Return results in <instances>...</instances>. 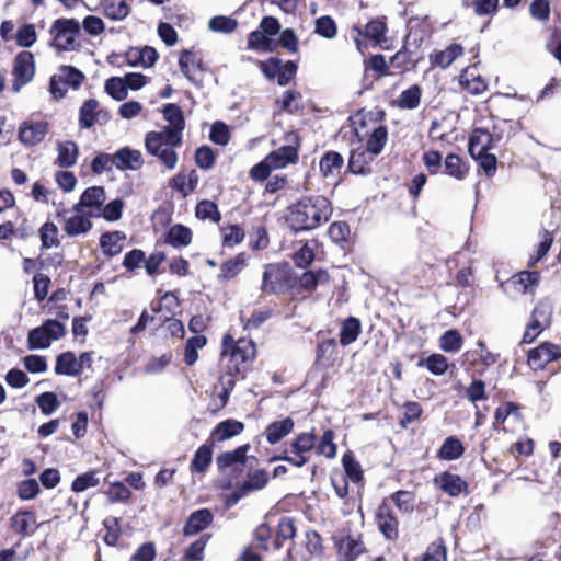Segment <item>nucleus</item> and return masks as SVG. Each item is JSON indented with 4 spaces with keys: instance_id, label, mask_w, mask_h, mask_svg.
<instances>
[{
    "instance_id": "obj_13",
    "label": "nucleus",
    "mask_w": 561,
    "mask_h": 561,
    "mask_svg": "<svg viewBox=\"0 0 561 561\" xmlns=\"http://www.w3.org/2000/svg\"><path fill=\"white\" fill-rule=\"evenodd\" d=\"M46 122H24L19 130L20 140L27 146L39 144L47 134Z\"/></svg>"
},
{
    "instance_id": "obj_34",
    "label": "nucleus",
    "mask_w": 561,
    "mask_h": 561,
    "mask_svg": "<svg viewBox=\"0 0 561 561\" xmlns=\"http://www.w3.org/2000/svg\"><path fill=\"white\" fill-rule=\"evenodd\" d=\"M57 375L78 376L79 365L72 352H65L58 355L55 366Z\"/></svg>"
},
{
    "instance_id": "obj_4",
    "label": "nucleus",
    "mask_w": 561,
    "mask_h": 561,
    "mask_svg": "<svg viewBox=\"0 0 561 561\" xmlns=\"http://www.w3.org/2000/svg\"><path fill=\"white\" fill-rule=\"evenodd\" d=\"M180 146L171 144L169 136L158 131H149L145 137L147 152L157 157L168 170H173L176 167L179 157L174 148Z\"/></svg>"
},
{
    "instance_id": "obj_37",
    "label": "nucleus",
    "mask_w": 561,
    "mask_h": 561,
    "mask_svg": "<svg viewBox=\"0 0 561 561\" xmlns=\"http://www.w3.org/2000/svg\"><path fill=\"white\" fill-rule=\"evenodd\" d=\"M465 448L462 443L454 437H447L438 450V457L444 460H456L462 456Z\"/></svg>"
},
{
    "instance_id": "obj_42",
    "label": "nucleus",
    "mask_w": 561,
    "mask_h": 561,
    "mask_svg": "<svg viewBox=\"0 0 561 561\" xmlns=\"http://www.w3.org/2000/svg\"><path fill=\"white\" fill-rule=\"evenodd\" d=\"M98 107L99 102L94 99H89L82 104L79 115V125L81 128L89 129L94 125Z\"/></svg>"
},
{
    "instance_id": "obj_51",
    "label": "nucleus",
    "mask_w": 561,
    "mask_h": 561,
    "mask_svg": "<svg viewBox=\"0 0 561 561\" xmlns=\"http://www.w3.org/2000/svg\"><path fill=\"white\" fill-rule=\"evenodd\" d=\"M42 248L50 249L59 245L58 228L54 222H45L39 229Z\"/></svg>"
},
{
    "instance_id": "obj_38",
    "label": "nucleus",
    "mask_w": 561,
    "mask_h": 561,
    "mask_svg": "<svg viewBox=\"0 0 561 561\" xmlns=\"http://www.w3.org/2000/svg\"><path fill=\"white\" fill-rule=\"evenodd\" d=\"M445 173L456 180H463L468 173V167L459 156L449 153L444 162Z\"/></svg>"
},
{
    "instance_id": "obj_10",
    "label": "nucleus",
    "mask_w": 561,
    "mask_h": 561,
    "mask_svg": "<svg viewBox=\"0 0 561 561\" xmlns=\"http://www.w3.org/2000/svg\"><path fill=\"white\" fill-rule=\"evenodd\" d=\"M105 201V190L102 186H91L81 194L79 202L72 206V211H83V208H88L89 216L100 217Z\"/></svg>"
},
{
    "instance_id": "obj_32",
    "label": "nucleus",
    "mask_w": 561,
    "mask_h": 561,
    "mask_svg": "<svg viewBox=\"0 0 561 561\" xmlns=\"http://www.w3.org/2000/svg\"><path fill=\"white\" fill-rule=\"evenodd\" d=\"M343 164L344 159L339 152L329 151L321 158L320 171L325 178H335L340 174Z\"/></svg>"
},
{
    "instance_id": "obj_49",
    "label": "nucleus",
    "mask_w": 561,
    "mask_h": 561,
    "mask_svg": "<svg viewBox=\"0 0 561 561\" xmlns=\"http://www.w3.org/2000/svg\"><path fill=\"white\" fill-rule=\"evenodd\" d=\"M195 215L202 220L209 219L213 222H218L221 218L217 204L208 199H204L197 204Z\"/></svg>"
},
{
    "instance_id": "obj_11",
    "label": "nucleus",
    "mask_w": 561,
    "mask_h": 561,
    "mask_svg": "<svg viewBox=\"0 0 561 561\" xmlns=\"http://www.w3.org/2000/svg\"><path fill=\"white\" fill-rule=\"evenodd\" d=\"M561 357V347L552 343H542L528 353V365L533 369H541L547 364Z\"/></svg>"
},
{
    "instance_id": "obj_50",
    "label": "nucleus",
    "mask_w": 561,
    "mask_h": 561,
    "mask_svg": "<svg viewBox=\"0 0 561 561\" xmlns=\"http://www.w3.org/2000/svg\"><path fill=\"white\" fill-rule=\"evenodd\" d=\"M439 347L444 352L456 353L462 347V337L457 330L446 331L439 339Z\"/></svg>"
},
{
    "instance_id": "obj_25",
    "label": "nucleus",
    "mask_w": 561,
    "mask_h": 561,
    "mask_svg": "<svg viewBox=\"0 0 561 561\" xmlns=\"http://www.w3.org/2000/svg\"><path fill=\"white\" fill-rule=\"evenodd\" d=\"M199 176L195 170H191L188 174L178 173L170 181V186L178 191L183 197L188 196L196 187Z\"/></svg>"
},
{
    "instance_id": "obj_27",
    "label": "nucleus",
    "mask_w": 561,
    "mask_h": 561,
    "mask_svg": "<svg viewBox=\"0 0 561 561\" xmlns=\"http://www.w3.org/2000/svg\"><path fill=\"white\" fill-rule=\"evenodd\" d=\"M375 158L366 151V148L354 149L348 159V170L354 174H366L370 171L369 165Z\"/></svg>"
},
{
    "instance_id": "obj_63",
    "label": "nucleus",
    "mask_w": 561,
    "mask_h": 561,
    "mask_svg": "<svg viewBox=\"0 0 561 561\" xmlns=\"http://www.w3.org/2000/svg\"><path fill=\"white\" fill-rule=\"evenodd\" d=\"M313 260H314L313 247L310 245L309 243H305L294 254V262L300 268L307 267L308 265H310L313 262Z\"/></svg>"
},
{
    "instance_id": "obj_47",
    "label": "nucleus",
    "mask_w": 561,
    "mask_h": 561,
    "mask_svg": "<svg viewBox=\"0 0 561 561\" xmlns=\"http://www.w3.org/2000/svg\"><path fill=\"white\" fill-rule=\"evenodd\" d=\"M237 26V20L225 15L214 16L208 22V28L214 33L230 34L236 31Z\"/></svg>"
},
{
    "instance_id": "obj_5",
    "label": "nucleus",
    "mask_w": 561,
    "mask_h": 561,
    "mask_svg": "<svg viewBox=\"0 0 561 561\" xmlns=\"http://www.w3.org/2000/svg\"><path fill=\"white\" fill-rule=\"evenodd\" d=\"M66 333V328L57 320L48 319L41 327L32 329L28 332V348H47L53 341L61 339Z\"/></svg>"
},
{
    "instance_id": "obj_62",
    "label": "nucleus",
    "mask_w": 561,
    "mask_h": 561,
    "mask_svg": "<svg viewBox=\"0 0 561 561\" xmlns=\"http://www.w3.org/2000/svg\"><path fill=\"white\" fill-rule=\"evenodd\" d=\"M530 15L541 22H546L550 16L549 0H534L529 5Z\"/></svg>"
},
{
    "instance_id": "obj_19",
    "label": "nucleus",
    "mask_w": 561,
    "mask_h": 561,
    "mask_svg": "<svg viewBox=\"0 0 561 561\" xmlns=\"http://www.w3.org/2000/svg\"><path fill=\"white\" fill-rule=\"evenodd\" d=\"M213 513L207 508H201L193 512L183 528L184 536H194L206 529L213 522Z\"/></svg>"
},
{
    "instance_id": "obj_31",
    "label": "nucleus",
    "mask_w": 561,
    "mask_h": 561,
    "mask_svg": "<svg viewBox=\"0 0 561 561\" xmlns=\"http://www.w3.org/2000/svg\"><path fill=\"white\" fill-rule=\"evenodd\" d=\"M388 141V130L383 125L375 127L368 136L366 141V151L370 152V156L377 157L380 154Z\"/></svg>"
},
{
    "instance_id": "obj_16",
    "label": "nucleus",
    "mask_w": 561,
    "mask_h": 561,
    "mask_svg": "<svg viewBox=\"0 0 561 561\" xmlns=\"http://www.w3.org/2000/svg\"><path fill=\"white\" fill-rule=\"evenodd\" d=\"M11 528L19 535L31 536L41 526L36 523V515L31 511H19L10 520Z\"/></svg>"
},
{
    "instance_id": "obj_58",
    "label": "nucleus",
    "mask_w": 561,
    "mask_h": 561,
    "mask_svg": "<svg viewBox=\"0 0 561 561\" xmlns=\"http://www.w3.org/2000/svg\"><path fill=\"white\" fill-rule=\"evenodd\" d=\"M343 468L346 477L357 483L363 479L360 465L353 458L351 454H345L342 458Z\"/></svg>"
},
{
    "instance_id": "obj_6",
    "label": "nucleus",
    "mask_w": 561,
    "mask_h": 561,
    "mask_svg": "<svg viewBox=\"0 0 561 561\" xmlns=\"http://www.w3.org/2000/svg\"><path fill=\"white\" fill-rule=\"evenodd\" d=\"M80 32L79 23L75 20L59 19L50 27L54 36L53 45L58 50H73L77 46L76 37Z\"/></svg>"
},
{
    "instance_id": "obj_20",
    "label": "nucleus",
    "mask_w": 561,
    "mask_h": 561,
    "mask_svg": "<svg viewBox=\"0 0 561 561\" xmlns=\"http://www.w3.org/2000/svg\"><path fill=\"white\" fill-rule=\"evenodd\" d=\"M266 163L270 164L273 170L283 169L289 163H295L298 160L297 148L288 145L272 151L265 157Z\"/></svg>"
},
{
    "instance_id": "obj_9",
    "label": "nucleus",
    "mask_w": 561,
    "mask_h": 561,
    "mask_svg": "<svg viewBox=\"0 0 561 561\" xmlns=\"http://www.w3.org/2000/svg\"><path fill=\"white\" fill-rule=\"evenodd\" d=\"M35 73L34 56L30 51H21L14 59V82L12 90L19 92L20 89L30 82Z\"/></svg>"
},
{
    "instance_id": "obj_28",
    "label": "nucleus",
    "mask_w": 561,
    "mask_h": 561,
    "mask_svg": "<svg viewBox=\"0 0 561 561\" xmlns=\"http://www.w3.org/2000/svg\"><path fill=\"white\" fill-rule=\"evenodd\" d=\"M294 426L295 423L291 417H285L280 421L272 422L265 430L267 442L271 445L277 444L293 432Z\"/></svg>"
},
{
    "instance_id": "obj_30",
    "label": "nucleus",
    "mask_w": 561,
    "mask_h": 561,
    "mask_svg": "<svg viewBox=\"0 0 561 561\" xmlns=\"http://www.w3.org/2000/svg\"><path fill=\"white\" fill-rule=\"evenodd\" d=\"M268 481L267 474L263 470H256L248 476V479L236 492V501L247 495L249 492L263 489Z\"/></svg>"
},
{
    "instance_id": "obj_43",
    "label": "nucleus",
    "mask_w": 561,
    "mask_h": 561,
    "mask_svg": "<svg viewBox=\"0 0 561 561\" xmlns=\"http://www.w3.org/2000/svg\"><path fill=\"white\" fill-rule=\"evenodd\" d=\"M552 314V307L547 301L538 302L531 313L530 322L539 329H545L550 324V318Z\"/></svg>"
},
{
    "instance_id": "obj_2",
    "label": "nucleus",
    "mask_w": 561,
    "mask_h": 561,
    "mask_svg": "<svg viewBox=\"0 0 561 561\" xmlns=\"http://www.w3.org/2000/svg\"><path fill=\"white\" fill-rule=\"evenodd\" d=\"M255 347L251 341H233L226 335L222 341L221 362L230 375H236L245 369V364L254 358Z\"/></svg>"
},
{
    "instance_id": "obj_39",
    "label": "nucleus",
    "mask_w": 561,
    "mask_h": 561,
    "mask_svg": "<svg viewBox=\"0 0 561 561\" xmlns=\"http://www.w3.org/2000/svg\"><path fill=\"white\" fill-rule=\"evenodd\" d=\"M421 95V88L417 84H413L400 93L397 105L403 110H414L420 105Z\"/></svg>"
},
{
    "instance_id": "obj_64",
    "label": "nucleus",
    "mask_w": 561,
    "mask_h": 561,
    "mask_svg": "<svg viewBox=\"0 0 561 561\" xmlns=\"http://www.w3.org/2000/svg\"><path fill=\"white\" fill-rule=\"evenodd\" d=\"M222 233V243L226 247H233L244 239L243 229L237 225L225 228Z\"/></svg>"
},
{
    "instance_id": "obj_57",
    "label": "nucleus",
    "mask_w": 561,
    "mask_h": 561,
    "mask_svg": "<svg viewBox=\"0 0 561 561\" xmlns=\"http://www.w3.org/2000/svg\"><path fill=\"white\" fill-rule=\"evenodd\" d=\"M245 265V255L243 253L238 254L234 259L225 262L221 265V276L225 279H230L239 274Z\"/></svg>"
},
{
    "instance_id": "obj_21",
    "label": "nucleus",
    "mask_w": 561,
    "mask_h": 561,
    "mask_svg": "<svg viewBox=\"0 0 561 561\" xmlns=\"http://www.w3.org/2000/svg\"><path fill=\"white\" fill-rule=\"evenodd\" d=\"M75 215L65 220L64 231L69 237L87 234L92 229V221L89 214L83 211H73Z\"/></svg>"
},
{
    "instance_id": "obj_17",
    "label": "nucleus",
    "mask_w": 561,
    "mask_h": 561,
    "mask_svg": "<svg viewBox=\"0 0 561 561\" xmlns=\"http://www.w3.org/2000/svg\"><path fill=\"white\" fill-rule=\"evenodd\" d=\"M179 65L182 73L193 83L199 82L203 69H202V60L196 57L190 50L182 51Z\"/></svg>"
},
{
    "instance_id": "obj_12",
    "label": "nucleus",
    "mask_w": 561,
    "mask_h": 561,
    "mask_svg": "<svg viewBox=\"0 0 561 561\" xmlns=\"http://www.w3.org/2000/svg\"><path fill=\"white\" fill-rule=\"evenodd\" d=\"M114 154V165L121 170L137 171L144 165V158L139 150L129 147H123Z\"/></svg>"
},
{
    "instance_id": "obj_60",
    "label": "nucleus",
    "mask_w": 561,
    "mask_h": 561,
    "mask_svg": "<svg viewBox=\"0 0 561 561\" xmlns=\"http://www.w3.org/2000/svg\"><path fill=\"white\" fill-rule=\"evenodd\" d=\"M41 411L45 415L53 414L59 407V401L54 392H44L36 398Z\"/></svg>"
},
{
    "instance_id": "obj_53",
    "label": "nucleus",
    "mask_w": 561,
    "mask_h": 561,
    "mask_svg": "<svg viewBox=\"0 0 561 561\" xmlns=\"http://www.w3.org/2000/svg\"><path fill=\"white\" fill-rule=\"evenodd\" d=\"M206 344V337L203 335H196L187 340L185 352H184V362L187 365H193L197 360V351Z\"/></svg>"
},
{
    "instance_id": "obj_61",
    "label": "nucleus",
    "mask_w": 561,
    "mask_h": 561,
    "mask_svg": "<svg viewBox=\"0 0 561 561\" xmlns=\"http://www.w3.org/2000/svg\"><path fill=\"white\" fill-rule=\"evenodd\" d=\"M336 24L328 15L321 16L316 21V33L325 38H333L336 35Z\"/></svg>"
},
{
    "instance_id": "obj_59",
    "label": "nucleus",
    "mask_w": 561,
    "mask_h": 561,
    "mask_svg": "<svg viewBox=\"0 0 561 561\" xmlns=\"http://www.w3.org/2000/svg\"><path fill=\"white\" fill-rule=\"evenodd\" d=\"M124 202L119 198H116L105 206H102L100 211V217H103L107 221H117L122 218Z\"/></svg>"
},
{
    "instance_id": "obj_40",
    "label": "nucleus",
    "mask_w": 561,
    "mask_h": 561,
    "mask_svg": "<svg viewBox=\"0 0 561 561\" xmlns=\"http://www.w3.org/2000/svg\"><path fill=\"white\" fill-rule=\"evenodd\" d=\"M55 76L59 78L62 85H67L72 89H78L84 79L83 73L71 66L60 67Z\"/></svg>"
},
{
    "instance_id": "obj_52",
    "label": "nucleus",
    "mask_w": 561,
    "mask_h": 561,
    "mask_svg": "<svg viewBox=\"0 0 561 561\" xmlns=\"http://www.w3.org/2000/svg\"><path fill=\"white\" fill-rule=\"evenodd\" d=\"M334 432L328 430L323 433L321 440L316 445L314 449L318 455H322L327 458H333L336 455V445L334 444Z\"/></svg>"
},
{
    "instance_id": "obj_3",
    "label": "nucleus",
    "mask_w": 561,
    "mask_h": 561,
    "mask_svg": "<svg viewBox=\"0 0 561 561\" xmlns=\"http://www.w3.org/2000/svg\"><path fill=\"white\" fill-rule=\"evenodd\" d=\"M316 444L317 436L313 432L300 433L284 448L283 455L274 457L273 460H284L295 467H302L310 460Z\"/></svg>"
},
{
    "instance_id": "obj_18",
    "label": "nucleus",
    "mask_w": 561,
    "mask_h": 561,
    "mask_svg": "<svg viewBox=\"0 0 561 561\" xmlns=\"http://www.w3.org/2000/svg\"><path fill=\"white\" fill-rule=\"evenodd\" d=\"M434 483L450 496H458L467 489V483L458 474L443 472L434 478Z\"/></svg>"
},
{
    "instance_id": "obj_36",
    "label": "nucleus",
    "mask_w": 561,
    "mask_h": 561,
    "mask_svg": "<svg viewBox=\"0 0 561 561\" xmlns=\"http://www.w3.org/2000/svg\"><path fill=\"white\" fill-rule=\"evenodd\" d=\"M57 163L62 168H69L76 164L78 158V146L73 141L58 144Z\"/></svg>"
},
{
    "instance_id": "obj_54",
    "label": "nucleus",
    "mask_w": 561,
    "mask_h": 561,
    "mask_svg": "<svg viewBox=\"0 0 561 561\" xmlns=\"http://www.w3.org/2000/svg\"><path fill=\"white\" fill-rule=\"evenodd\" d=\"M105 91L115 100L123 101L127 98V87L123 78L112 77L105 82Z\"/></svg>"
},
{
    "instance_id": "obj_55",
    "label": "nucleus",
    "mask_w": 561,
    "mask_h": 561,
    "mask_svg": "<svg viewBox=\"0 0 561 561\" xmlns=\"http://www.w3.org/2000/svg\"><path fill=\"white\" fill-rule=\"evenodd\" d=\"M100 483V479L95 471H88L83 474L78 476L71 485L73 492H83L89 488H94Z\"/></svg>"
},
{
    "instance_id": "obj_45",
    "label": "nucleus",
    "mask_w": 561,
    "mask_h": 561,
    "mask_svg": "<svg viewBox=\"0 0 561 561\" xmlns=\"http://www.w3.org/2000/svg\"><path fill=\"white\" fill-rule=\"evenodd\" d=\"M329 280V275L323 270L305 272L300 277V286L308 291H312L320 284H325Z\"/></svg>"
},
{
    "instance_id": "obj_46",
    "label": "nucleus",
    "mask_w": 561,
    "mask_h": 561,
    "mask_svg": "<svg viewBox=\"0 0 561 561\" xmlns=\"http://www.w3.org/2000/svg\"><path fill=\"white\" fill-rule=\"evenodd\" d=\"M419 366H425L433 375L442 376L448 369L447 358L442 354H432L425 359H421Z\"/></svg>"
},
{
    "instance_id": "obj_29",
    "label": "nucleus",
    "mask_w": 561,
    "mask_h": 561,
    "mask_svg": "<svg viewBox=\"0 0 561 561\" xmlns=\"http://www.w3.org/2000/svg\"><path fill=\"white\" fill-rule=\"evenodd\" d=\"M539 280V274L536 272H522L513 276L508 282L502 284L504 291L508 287H513L518 293H526L530 287L535 286Z\"/></svg>"
},
{
    "instance_id": "obj_22",
    "label": "nucleus",
    "mask_w": 561,
    "mask_h": 561,
    "mask_svg": "<svg viewBox=\"0 0 561 561\" xmlns=\"http://www.w3.org/2000/svg\"><path fill=\"white\" fill-rule=\"evenodd\" d=\"M244 430V424L234 419H228L216 425L210 434L213 443L228 440L239 435Z\"/></svg>"
},
{
    "instance_id": "obj_24",
    "label": "nucleus",
    "mask_w": 561,
    "mask_h": 561,
    "mask_svg": "<svg viewBox=\"0 0 561 561\" xmlns=\"http://www.w3.org/2000/svg\"><path fill=\"white\" fill-rule=\"evenodd\" d=\"M493 142V136L488 130L477 128L469 139L468 150L471 157H480L488 152Z\"/></svg>"
},
{
    "instance_id": "obj_48",
    "label": "nucleus",
    "mask_w": 561,
    "mask_h": 561,
    "mask_svg": "<svg viewBox=\"0 0 561 561\" xmlns=\"http://www.w3.org/2000/svg\"><path fill=\"white\" fill-rule=\"evenodd\" d=\"M104 14L111 20L121 21L129 14V7L125 0H111L104 5Z\"/></svg>"
},
{
    "instance_id": "obj_44",
    "label": "nucleus",
    "mask_w": 561,
    "mask_h": 561,
    "mask_svg": "<svg viewBox=\"0 0 561 561\" xmlns=\"http://www.w3.org/2000/svg\"><path fill=\"white\" fill-rule=\"evenodd\" d=\"M276 44L273 38L268 37L261 28L250 33L248 38V47L256 50L272 51Z\"/></svg>"
},
{
    "instance_id": "obj_15",
    "label": "nucleus",
    "mask_w": 561,
    "mask_h": 561,
    "mask_svg": "<svg viewBox=\"0 0 561 561\" xmlns=\"http://www.w3.org/2000/svg\"><path fill=\"white\" fill-rule=\"evenodd\" d=\"M463 54V47L460 44H450L445 49H436L430 54L428 59L433 67L442 69L448 68L458 57Z\"/></svg>"
},
{
    "instance_id": "obj_1",
    "label": "nucleus",
    "mask_w": 561,
    "mask_h": 561,
    "mask_svg": "<svg viewBox=\"0 0 561 561\" xmlns=\"http://www.w3.org/2000/svg\"><path fill=\"white\" fill-rule=\"evenodd\" d=\"M332 215L330 201L321 195L302 197L288 209L287 224L295 231L312 230Z\"/></svg>"
},
{
    "instance_id": "obj_56",
    "label": "nucleus",
    "mask_w": 561,
    "mask_h": 561,
    "mask_svg": "<svg viewBox=\"0 0 561 561\" xmlns=\"http://www.w3.org/2000/svg\"><path fill=\"white\" fill-rule=\"evenodd\" d=\"M37 34L33 24H23L15 34L16 44L20 47H31L35 44Z\"/></svg>"
},
{
    "instance_id": "obj_26",
    "label": "nucleus",
    "mask_w": 561,
    "mask_h": 561,
    "mask_svg": "<svg viewBox=\"0 0 561 561\" xmlns=\"http://www.w3.org/2000/svg\"><path fill=\"white\" fill-rule=\"evenodd\" d=\"M377 524L379 530L387 539H396L398 537V520L390 512L389 507L380 506L377 512Z\"/></svg>"
},
{
    "instance_id": "obj_23",
    "label": "nucleus",
    "mask_w": 561,
    "mask_h": 561,
    "mask_svg": "<svg viewBox=\"0 0 561 561\" xmlns=\"http://www.w3.org/2000/svg\"><path fill=\"white\" fill-rule=\"evenodd\" d=\"M125 241L126 234L122 231L105 232L100 237V248L106 256L113 257L123 251Z\"/></svg>"
},
{
    "instance_id": "obj_8",
    "label": "nucleus",
    "mask_w": 561,
    "mask_h": 561,
    "mask_svg": "<svg viewBox=\"0 0 561 561\" xmlns=\"http://www.w3.org/2000/svg\"><path fill=\"white\" fill-rule=\"evenodd\" d=\"M289 270L278 264L266 265L263 273L261 289L265 294H277L289 286Z\"/></svg>"
},
{
    "instance_id": "obj_33",
    "label": "nucleus",
    "mask_w": 561,
    "mask_h": 561,
    "mask_svg": "<svg viewBox=\"0 0 561 561\" xmlns=\"http://www.w3.org/2000/svg\"><path fill=\"white\" fill-rule=\"evenodd\" d=\"M362 332V323L355 317H348L342 322L340 330V343L347 346L354 343Z\"/></svg>"
},
{
    "instance_id": "obj_41",
    "label": "nucleus",
    "mask_w": 561,
    "mask_h": 561,
    "mask_svg": "<svg viewBox=\"0 0 561 561\" xmlns=\"http://www.w3.org/2000/svg\"><path fill=\"white\" fill-rule=\"evenodd\" d=\"M213 450L211 446L204 444L195 451L191 462V470L196 472H204L211 463Z\"/></svg>"
},
{
    "instance_id": "obj_35",
    "label": "nucleus",
    "mask_w": 561,
    "mask_h": 561,
    "mask_svg": "<svg viewBox=\"0 0 561 561\" xmlns=\"http://www.w3.org/2000/svg\"><path fill=\"white\" fill-rule=\"evenodd\" d=\"M192 241V231L183 225L172 226L167 234V242L174 248L186 247Z\"/></svg>"
},
{
    "instance_id": "obj_7",
    "label": "nucleus",
    "mask_w": 561,
    "mask_h": 561,
    "mask_svg": "<svg viewBox=\"0 0 561 561\" xmlns=\"http://www.w3.org/2000/svg\"><path fill=\"white\" fill-rule=\"evenodd\" d=\"M162 114L169 125L159 133L169 136L171 144L182 145L183 130L185 127L182 110L176 104L169 103L163 106Z\"/></svg>"
},
{
    "instance_id": "obj_14",
    "label": "nucleus",
    "mask_w": 561,
    "mask_h": 561,
    "mask_svg": "<svg viewBox=\"0 0 561 561\" xmlns=\"http://www.w3.org/2000/svg\"><path fill=\"white\" fill-rule=\"evenodd\" d=\"M250 445L245 444L239 446L234 450L225 451L217 456L216 463L220 470L232 468L233 470H241L247 461V453Z\"/></svg>"
}]
</instances>
